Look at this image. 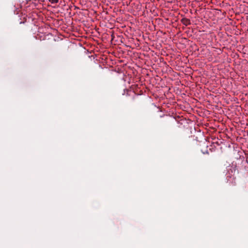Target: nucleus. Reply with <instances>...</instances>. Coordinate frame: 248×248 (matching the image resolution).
I'll list each match as a JSON object with an SVG mask.
<instances>
[{
  "instance_id": "f03ea898",
  "label": "nucleus",
  "mask_w": 248,
  "mask_h": 248,
  "mask_svg": "<svg viewBox=\"0 0 248 248\" xmlns=\"http://www.w3.org/2000/svg\"><path fill=\"white\" fill-rule=\"evenodd\" d=\"M229 184L232 186H235L236 185V182L235 180V178L233 177L232 178L231 182H229Z\"/></svg>"
},
{
  "instance_id": "7ed1b4c3",
  "label": "nucleus",
  "mask_w": 248,
  "mask_h": 248,
  "mask_svg": "<svg viewBox=\"0 0 248 248\" xmlns=\"http://www.w3.org/2000/svg\"><path fill=\"white\" fill-rule=\"evenodd\" d=\"M51 4H56L59 2V0H48Z\"/></svg>"
},
{
  "instance_id": "f257e3e1",
  "label": "nucleus",
  "mask_w": 248,
  "mask_h": 248,
  "mask_svg": "<svg viewBox=\"0 0 248 248\" xmlns=\"http://www.w3.org/2000/svg\"><path fill=\"white\" fill-rule=\"evenodd\" d=\"M181 22L185 25V26H187L188 25H189L191 24L190 20L189 19L186 18H183L181 20Z\"/></svg>"
}]
</instances>
